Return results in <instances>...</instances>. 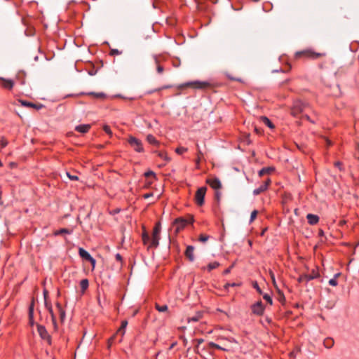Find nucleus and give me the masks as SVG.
<instances>
[{"mask_svg":"<svg viewBox=\"0 0 359 359\" xmlns=\"http://www.w3.org/2000/svg\"><path fill=\"white\" fill-rule=\"evenodd\" d=\"M211 86L212 85L209 82L195 81L180 84L178 86V89L182 90L186 88H191L194 89H207L210 88Z\"/></svg>","mask_w":359,"mask_h":359,"instance_id":"nucleus-1","label":"nucleus"},{"mask_svg":"<svg viewBox=\"0 0 359 359\" xmlns=\"http://www.w3.org/2000/svg\"><path fill=\"white\" fill-rule=\"evenodd\" d=\"M320 56H321L320 53L314 52V51H313L312 50H310V49H306V50H301V51H297L294 54V58L295 59L305 58V59L315 60V59L318 58Z\"/></svg>","mask_w":359,"mask_h":359,"instance_id":"nucleus-2","label":"nucleus"},{"mask_svg":"<svg viewBox=\"0 0 359 359\" xmlns=\"http://www.w3.org/2000/svg\"><path fill=\"white\" fill-rule=\"evenodd\" d=\"M161 230V223L156 222L153 229L152 238L148 248H157L159 245L160 233Z\"/></svg>","mask_w":359,"mask_h":359,"instance_id":"nucleus-3","label":"nucleus"},{"mask_svg":"<svg viewBox=\"0 0 359 359\" xmlns=\"http://www.w3.org/2000/svg\"><path fill=\"white\" fill-rule=\"evenodd\" d=\"M307 107L309 104L302 100H297L294 101L292 107L291 108V114L293 116H298L302 114Z\"/></svg>","mask_w":359,"mask_h":359,"instance_id":"nucleus-4","label":"nucleus"},{"mask_svg":"<svg viewBox=\"0 0 359 359\" xmlns=\"http://www.w3.org/2000/svg\"><path fill=\"white\" fill-rule=\"evenodd\" d=\"M128 144L134 149L137 152L141 153L144 151V147L142 142L139 139L132 135L129 136L128 140Z\"/></svg>","mask_w":359,"mask_h":359,"instance_id":"nucleus-5","label":"nucleus"},{"mask_svg":"<svg viewBox=\"0 0 359 359\" xmlns=\"http://www.w3.org/2000/svg\"><path fill=\"white\" fill-rule=\"evenodd\" d=\"M193 222V218H191L190 219H187L183 217H179L175 219L173 222V225L176 226L175 231L179 232L180 231L183 229L188 224L192 223Z\"/></svg>","mask_w":359,"mask_h":359,"instance_id":"nucleus-6","label":"nucleus"},{"mask_svg":"<svg viewBox=\"0 0 359 359\" xmlns=\"http://www.w3.org/2000/svg\"><path fill=\"white\" fill-rule=\"evenodd\" d=\"M206 190L207 188L205 187H202L196 191L195 194V201L197 205L201 206L204 204V198Z\"/></svg>","mask_w":359,"mask_h":359,"instance_id":"nucleus-7","label":"nucleus"},{"mask_svg":"<svg viewBox=\"0 0 359 359\" xmlns=\"http://www.w3.org/2000/svg\"><path fill=\"white\" fill-rule=\"evenodd\" d=\"M36 326H37V331H38V333H39L40 337L42 339L47 341L48 344L50 345L51 344V337L48 334V332L46 330V327L43 325H39V324H37Z\"/></svg>","mask_w":359,"mask_h":359,"instance_id":"nucleus-8","label":"nucleus"},{"mask_svg":"<svg viewBox=\"0 0 359 359\" xmlns=\"http://www.w3.org/2000/svg\"><path fill=\"white\" fill-rule=\"evenodd\" d=\"M252 313L257 316H262L264 311V306L262 301H259L251 306Z\"/></svg>","mask_w":359,"mask_h":359,"instance_id":"nucleus-9","label":"nucleus"},{"mask_svg":"<svg viewBox=\"0 0 359 359\" xmlns=\"http://www.w3.org/2000/svg\"><path fill=\"white\" fill-rule=\"evenodd\" d=\"M0 85L3 88L11 90L14 87L15 82L11 79H6L0 76Z\"/></svg>","mask_w":359,"mask_h":359,"instance_id":"nucleus-10","label":"nucleus"},{"mask_svg":"<svg viewBox=\"0 0 359 359\" xmlns=\"http://www.w3.org/2000/svg\"><path fill=\"white\" fill-rule=\"evenodd\" d=\"M19 102H20L21 105L26 107H32L36 110H39L42 109L44 106L43 104L41 103H33L27 100H20Z\"/></svg>","mask_w":359,"mask_h":359,"instance_id":"nucleus-11","label":"nucleus"},{"mask_svg":"<svg viewBox=\"0 0 359 359\" xmlns=\"http://www.w3.org/2000/svg\"><path fill=\"white\" fill-rule=\"evenodd\" d=\"M206 182L215 190H219L222 188L221 182L217 177L208 179Z\"/></svg>","mask_w":359,"mask_h":359,"instance_id":"nucleus-12","label":"nucleus"},{"mask_svg":"<svg viewBox=\"0 0 359 359\" xmlns=\"http://www.w3.org/2000/svg\"><path fill=\"white\" fill-rule=\"evenodd\" d=\"M271 183L270 179H267L262 185H260L258 188L254 189L253 194L257 196L260 194L261 193L265 191L268 187L269 186Z\"/></svg>","mask_w":359,"mask_h":359,"instance_id":"nucleus-13","label":"nucleus"},{"mask_svg":"<svg viewBox=\"0 0 359 359\" xmlns=\"http://www.w3.org/2000/svg\"><path fill=\"white\" fill-rule=\"evenodd\" d=\"M194 248L192 245H188L185 251V256L190 262H194L195 259L194 255Z\"/></svg>","mask_w":359,"mask_h":359,"instance_id":"nucleus-14","label":"nucleus"},{"mask_svg":"<svg viewBox=\"0 0 359 359\" xmlns=\"http://www.w3.org/2000/svg\"><path fill=\"white\" fill-rule=\"evenodd\" d=\"M154 62L156 65V72L158 74H162L164 72V67L161 65L160 59L157 55L153 56Z\"/></svg>","mask_w":359,"mask_h":359,"instance_id":"nucleus-15","label":"nucleus"},{"mask_svg":"<svg viewBox=\"0 0 359 359\" xmlns=\"http://www.w3.org/2000/svg\"><path fill=\"white\" fill-rule=\"evenodd\" d=\"M304 276L306 278V283H307L309 281L318 278L320 274L317 270L313 269L311 273L304 274Z\"/></svg>","mask_w":359,"mask_h":359,"instance_id":"nucleus-16","label":"nucleus"},{"mask_svg":"<svg viewBox=\"0 0 359 359\" xmlns=\"http://www.w3.org/2000/svg\"><path fill=\"white\" fill-rule=\"evenodd\" d=\"M15 79L21 85L25 84L26 81V73L24 71H19L15 76Z\"/></svg>","mask_w":359,"mask_h":359,"instance_id":"nucleus-17","label":"nucleus"},{"mask_svg":"<svg viewBox=\"0 0 359 359\" xmlns=\"http://www.w3.org/2000/svg\"><path fill=\"white\" fill-rule=\"evenodd\" d=\"M308 223L311 225L316 224L319 221V217L313 214H308L306 216Z\"/></svg>","mask_w":359,"mask_h":359,"instance_id":"nucleus-18","label":"nucleus"},{"mask_svg":"<svg viewBox=\"0 0 359 359\" xmlns=\"http://www.w3.org/2000/svg\"><path fill=\"white\" fill-rule=\"evenodd\" d=\"M79 255L83 259L88 262L92 258V256L89 254V252L82 248L79 249Z\"/></svg>","mask_w":359,"mask_h":359,"instance_id":"nucleus-19","label":"nucleus"},{"mask_svg":"<svg viewBox=\"0 0 359 359\" xmlns=\"http://www.w3.org/2000/svg\"><path fill=\"white\" fill-rule=\"evenodd\" d=\"M90 128V125L89 124H81L76 126L75 130L81 133H86L87 132H88Z\"/></svg>","mask_w":359,"mask_h":359,"instance_id":"nucleus-20","label":"nucleus"},{"mask_svg":"<svg viewBox=\"0 0 359 359\" xmlns=\"http://www.w3.org/2000/svg\"><path fill=\"white\" fill-rule=\"evenodd\" d=\"M34 302L32 300L31 304L29 307V324L32 326L34 323Z\"/></svg>","mask_w":359,"mask_h":359,"instance_id":"nucleus-21","label":"nucleus"},{"mask_svg":"<svg viewBox=\"0 0 359 359\" xmlns=\"http://www.w3.org/2000/svg\"><path fill=\"white\" fill-rule=\"evenodd\" d=\"M72 233V230L69 229L62 228L59 230L55 231L53 232V235L55 236H60L61 234H71Z\"/></svg>","mask_w":359,"mask_h":359,"instance_id":"nucleus-22","label":"nucleus"},{"mask_svg":"<svg viewBox=\"0 0 359 359\" xmlns=\"http://www.w3.org/2000/svg\"><path fill=\"white\" fill-rule=\"evenodd\" d=\"M128 325V321L126 320L121 321V325L119 329L117 331V333H120L121 335V338L123 337L126 332V328Z\"/></svg>","mask_w":359,"mask_h":359,"instance_id":"nucleus-23","label":"nucleus"},{"mask_svg":"<svg viewBox=\"0 0 359 359\" xmlns=\"http://www.w3.org/2000/svg\"><path fill=\"white\" fill-rule=\"evenodd\" d=\"M83 95H88L93 96L94 97L97 99H104L107 96L104 93H95V92H89L87 93H83Z\"/></svg>","mask_w":359,"mask_h":359,"instance_id":"nucleus-24","label":"nucleus"},{"mask_svg":"<svg viewBox=\"0 0 359 359\" xmlns=\"http://www.w3.org/2000/svg\"><path fill=\"white\" fill-rule=\"evenodd\" d=\"M142 240L144 245H147L149 242L151 243V238L147 231L144 229L142 233Z\"/></svg>","mask_w":359,"mask_h":359,"instance_id":"nucleus-25","label":"nucleus"},{"mask_svg":"<svg viewBox=\"0 0 359 359\" xmlns=\"http://www.w3.org/2000/svg\"><path fill=\"white\" fill-rule=\"evenodd\" d=\"M334 341L332 338L327 337L323 341V345L327 348H331L334 346Z\"/></svg>","mask_w":359,"mask_h":359,"instance_id":"nucleus-26","label":"nucleus"},{"mask_svg":"<svg viewBox=\"0 0 359 359\" xmlns=\"http://www.w3.org/2000/svg\"><path fill=\"white\" fill-rule=\"evenodd\" d=\"M147 140L148 141V142L149 144H154V145H158L159 144V142L156 139V137L153 135H148L147 136Z\"/></svg>","mask_w":359,"mask_h":359,"instance_id":"nucleus-27","label":"nucleus"},{"mask_svg":"<svg viewBox=\"0 0 359 359\" xmlns=\"http://www.w3.org/2000/svg\"><path fill=\"white\" fill-rule=\"evenodd\" d=\"M89 282L88 279H83L80 282V287L81 289L82 292L83 293L88 287Z\"/></svg>","mask_w":359,"mask_h":359,"instance_id":"nucleus-28","label":"nucleus"},{"mask_svg":"<svg viewBox=\"0 0 359 359\" xmlns=\"http://www.w3.org/2000/svg\"><path fill=\"white\" fill-rule=\"evenodd\" d=\"M262 120L263 123H264L269 128H270L271 129L275 128L274 124L266 116L262 117Z\"/></svg>","mask_w":359,"mask_h":359,"instance_id":"nucleus-29","label":"nucleus"},{"mask_svg":"<svg viewBox=\"0 0 359 359\" xmlns=\"http://www.w3.org/2000/svg\"><path fill=\"white\" fill-rule=\"evenodd\" d=\"M273 170H274L273 168H271V167L263 168L262 169H261L259 171V175L263 176L264 175L269 174Z\"/></svg>","mask_w":359,"mask_h":359,"instance_id":"nucleus-30","label":"nucleus"},{"mask_svg":"<svg viewBox=\"0 0 359 359\" xmlns=\"http://www.w3.org/2000/svg\"><path fill=\"white\" fill-rule=\"evenodd\" d=\"M155 308L159 312H165L168 309V307L166 304L160 305L158 304H156Z\"/></svg>","mask_w":359,"mask_h":359,"instance_id":"nucleus-31","label":"nucleus"},{"mask_svg":"<svg viewBox=\"0 0 359 359\" xmlns=\"http://www.w3.org/2000/svg\"><path fill=\"white\" fill-rule=\"evenodd\" d=\"M340 276V273H336L332 278L329 280V284L332 286H337L338 285L337 278Z\"/></svg>","mask_w":359,"mask_h":359,"instance_id":"nucleus-32","label":"nucleus"},{"mask_svg":"<svg viewBox=\"0 0 359 359\" xmlns=\"http://www.w3.org/2000/svg\"><path fill=\"white\" fill-rule=\"evenodd\" d=\"M219 266V263L217 262H211L210 263L208 266H207V268H208V271H210L216 268H217L218 266Z\"/></svg>","mask_w":359,"mask_h":359,"instance_id":"nucleus-33","label":"nucleus"},{"mask_svg":"<svg viewBox=\"0 0 359 359\" xmlns=\"http://www.w3.org/2000/svg\"><path fill=\"white\" fill-rule=\"evenodd\" d=\"M158 155L160 158H161L162 159L165 160V161H169L170 159V158L168 156L167 154L165 152H163V151H159L158 153Z\"/></svg>","mask_w":359,"mask_h":359,"instance_id":"nucleus-34","label":"nucleus"},{"mask_svg":"<svg viewBox=\"0 0 359 359\" xmlns=\"http://www.w3.org/2000/svg\"><path fill=\"white\" fill-rule=\"evenodd\" d=\"M201 318V314L198 313L189 318V322H197Z\"/></svg>","mask_w":359,"mask_h":359,"instance_id":"nucleus-35","label":"nucleus"},{"mask_svg":"<svg viewBox=\"0 0 359 359\" xmlns=\"http://www.w3.org/2000/svg\"><path fill=\"white\" fill-rule=\"evenodd\" d=\"M186 151H187V148H186V147H179L175 149V152L180 155L182 154L183 153H184Z\"/></svg>","mask_w":359,"mask_h":359,"instance_id":"nucleus-36","label":"nucleus"},{"mask_svg":"<svg viewBox=\"0 0 359 359\" xmlns=\"http://www.w3.org/2000/svg\"><path fill=\"white\" fill-rule=\"evenodd\" d=\"M252 287L257 290V292L259 294H262L263 292H262V289L259 287L258 283L257 281H253L252 282Z\"/></svg>","mask_w":359,"mask_h":359,"instance_id":"nucleus-37","label":"nucleus"},{"mask_svg":"<svg viewBox=\"0 0 359 359\" xmlns=\"http://www.w3.org/2000/svg\"><path fill=\"white\" fill-rule=\"evenodd\" d=\"M209 236L205 234H201L198 237V241L201 243H205L209 239Z\"/></svg>","mask_w":359,"mask_h":359,"instance_id":"nucleus-38","label":"nucleus"},{"mask_svg":"<svg viewBox=\"0 0 359 359\" xmlns=\"http://www.w3.org/2000/svg\"><path fill=\"white\" fill-rule=\"evenodd\" d=\"M263 298L265 299L268 303H269L271 305L273 304V300L269 294H263Z\"/></svg>","mask_w":359,"mask_h":359,"instance_id":"nucleus-39","label":"nucleus"},{"mask_svg":"<svg viewBox=\"0 0 359 359\" xmlns=\"http://www.w3.org/2000/svg\"><path fill=\"white\" fill-rule=\"evenodd\" d=\"M103 130H104V131L107 134H108L109 136H111V135H112V131H111V128H110V127H109V126H107V125H104V126H103Z\"/></svg>","mask_w":359,"mask_h":359,"instance_id":"nucleus-40","label":"nucleus"},{"mask_svg":"<svg viewBox=\"0 0 359 359\" xmlns=\"http://www.w3.org/2000/svg\"><path fill=\"white\" fill-rule=\"evenodd\" d=\"M257 213H258V212L257 210H253L251 212V215H250V223H252L255 220V219L256 218V217L257 215Z\"/></svg>","mask_w":359,"mask_h":359,"instance_id":"nucleus-41","label":"nucleus"},{"mask_svg":"<svg viewBox=\"0 0 359 359\" xmlns=\"http://www.w3.org/2000/svg\"><path fill=\"white\" fill-rule=\"evenodd\" d=\"M121 53H122V51H120L118 49H111L109 55H121Z\"/></svg>","mask_w":359,"mask_h":359,"instance_id":"nucleus-42","label":"nucleus"},{"mask_svg":"<svg viewBox=\"0 0 359 359\" xmlns=\"http://www.w3.org/2000/svg\"><path fill=\"white\" fill-rule=\"evenodd\" d=\"M0 144H1V148L6 147L8 144L7 140L5 139L4 137H1V139L0 140Z\"/></svg>","mask_w":359,"mask_h":359,"instance_id":"nucleus-43","label":"nucleus"},{"mask_svg":"<svg viewBox=\"0 0 359 359\" xmlns=\"http://www.w3.org/2000/svg\"><path fill=\"white\" fill-rule=\"evenodd\" d=\"M67 177L71 180H74V181H77L79 180V177L77 175H71L69 172H67Z\"/></svg>","mask_w":359,"mask_h":359,"instance_id":"nucleus-44","label":"nucleus"},{"mask_svg":"<svg viewBox=\"0 0 359 359\" xmlns=\"http://www.w3.org/2000/svg\"><path fill=\"white\" fill-rule=\"evenodd\" d=\"M270 277L271 278L272 283L275 287H276V282L275 278V275L272 271H269Z\"/></svg>","mask_w":359,"mask_h":359,"instance_id":"nucleus-45","label":"nucleus"},{"mask_svg":"<svg viewBox=\"0 0 359 359\" xmlns=\"http://www.w3.org/2000/svg\"><path fill=\"white\" fill-rule=\"evenodd\" d=\"M226 76L230 79V80H232V81H239V82H242V79H239V78H236V77H233V76H231L230 74H229L228 73L226 74Z\"/></svg>","mask_w":359,"mask_h":359,"instance_id":"nucleus-46","label":"nucleus"},{"mask_svg":"<svg viewBox=\"0 0 359 359\" xmlns=\"http://www.w3.org/2000/svg\"><path fill=\"white\" fill-rule=\"evenodd\" d=\"M146 177H156V175L153 171L149 170L144 173Z\"/></svg>","mask_w":359,"mask_h":359,"instance_id":"nucleus-47","label":"nucleus"},{"mask_svg":"<svg viewBox=\"0 0 359 359\" xmlns=\"http://www.w3.org/2000/svg\"><path fill=\"white\" fill-rule=\"evenodd\" d=\"M118 333L116 332V334H114L113 336H111L109 339H108V344H109V346H110L111 345V344L114 342V341L115 340V338H116V336Z\"/></svg>","mask_w":359,"mask_h":359,"instance_id":"nucleus-48","label":"nucleus"},{"mask_svg":"<svg viewBox=\"0 0 359 359\" xmlns=\"http://www.w3.org/2000/svg\"><path fill=\"white\" fill-rule=\"evenodd\" d=\"M215 196V199L219 202L220 200L221 192L219 190H216Z\"/></svg>","mask_w":359,"mask_h":359,"instance_id":"nucleus-49","label":"nucleus"},{"mask_svg":"<svg viewBox=\"0 0 359 359\" xmlns=\"http://www.w3.org/2000/svg\"><path fill=\"white\" fill-rule=\"evenodd\" d=\"M297 281H298L299 283H303V282H305V283H306V278H305V277H304V274H302V275L299 276V278H298V279H297Z\"/></svg>","mask_w":359,"mask_h":359,"instance_id":"nucleus-50","label":"nucleus"},{"mask_svg":"<svg viewBox=\"0 0 359 359\" xmlns=\"http://www.w3.org/2000/svg\"><path fill=\"white\" fill-rule=\"evenodd\" d=\"M334 166L338 168L340 170H342V163L340 161L335 162Z\"/></svg>","mask_w":359,"mask_h":359,"instance_id":"nucleus-51","label":"nucleus"},{"mask_svg":"<svg viewBox=\"0 0 359 359\" xmlns=\"http://www.w3.org/2000/svg\"><path fill=\"white\" fill-rule=\"evenodd\" d=\"M44 304H45V306L47 309V310H49V308H52L51 303L49 302L48 301V299L44 301Z\"/></svg>","mask_w":359,"mask_h":359,"instance_id":"nucleus-52","label":"nucleus"},{"mask_svg":"<svg viewBox=\"0 0 359 359\" xmlns=\"http://www.w3.org/2000/svg\"><path fill=\"white\" fill-rule=\"evenodd\" d=\"M50 316H51L53 324L55 326V327H57V325H56V317H55L54 313L50 315Z\"/></svg>","mask_w":359,"mask_h":359,"instance_id":"nucleus-53","label":"nucleus"},{"mask_svg":"<svg viewBox=\"0 0 359 359\" xmlns=\"http://www.w3.org/2000/svg\"><path fill=\"white\" fill-rule=\"evenodd\" d=\"M59 313H60V316L61 320H63V319L65 317V311H64V309H62V310L59 311Z\"/></svg>","mask_w":359,"mask_h":359,"instance_id":"nucleus-54","label":"nucleus"},{"mask_svg":"<svg viewBox=\"0 0 359 359\" xmlns=\"http://www.w3.org/2000/svg\"><path fill=\"white\" fill-rule=\"evenodd\" d=\"M170 86H163V87H162V88H161L155 89V90H154L149 91V93H152L156 92V91H159V90H161V89H165V88H170Z\"/></svg>","mask_w":359,"mask_h":359,"instance_id":"nucleus-55","label":"nucleus"},{"mask_svg":"<svg viewBox=\"0 0 359 359\" xmlns=\"http://www.w3.org/2000/svg\"><path fill=\"white\" fill-rule=\"evenodd\" d=\"M88 262L91 264L93 269H94L96 263L95 259L92 257V258Z\"/></svg>","mask_w":359,"mask_h":359,"instance_id":"nucleus-56","label":"nucleus"},{"mask_svg":"<svg viewBox=\"0 0 359 359\" xmlns=\"http://www.w3.org/2000/svg\"><path fill=\"white\" fill-rule=\"evenodd\" d=\"M115 257H116V259L117 261L120 262H122V260H123V259H122V257H121V255L119 253H117V254L116 255Z\"/></svg>","mask_w":359,"mask_h":359,"instance_id":"nucleus-57","label":"nucleus"},{"mask_svg":"<svg viewBox=\"0 0 359 359\" xmlns=\"http://www.w3.org/2000/svg\"><path fill=\"white\" fill-rule=\"evenodd\" d=\"M43 293L44 301L47 300L48 297V292L46 290H44Z\"/></svg>","mask_w":359,"mask_h":359,"instance_id":"nucleus-58","label":"nucleus"},{"mask_svg":"<svg viewBox=\"0 0 359 359\" xmlns=\"http://www.w3.org/2000/svg\"><path fill=\"white\" fill-rule=\"evenodd\" d=\"M236 283H226L225 285H224V287L226 289H227L229 287H233V286H236Z\"/></svg>","mask_w":359,"mask_h":359,"instance_id":"nucleus-59","label":"nucleus"},{"mask_svg":"<svg viewBox=\"0 0 359 359\" xmlns=\"http://www.w3.org/2000/svg\"><path fill=\"white\" fill-rule=\"evenodd\" d=\"M153 196V193H147L145 194L143 197L144 198H149V197Z\"/></svg>","mask_w":359,"mask_h":359,"instance_id":"nucleus-60","label":"nucleus"},{"mask_svg":"<svg viewBox=\"0 0 359 359\" xmlns=\"http://www.w3.org/2000/svg\"><path fill=\"white\" fill-rule=\"evenodd\" d=\"M208 346L209 348H215V347L216 346V344L214 342H209Z\"/></svg>","mask_w":359,"mask_h":359,"instance_id":"nucleus-61","label":"nucleus"},{"mask_svg":"<svg viewBox=\"0 0 359 359\" xmlns=\"http://www.w3.org/2000/svg\"><path fill=\"white\" fill-rule=\"evenodd\" d=\"M302 117H303V118H306V120H308V121H311V122L313 123V121H311V120L310 119V117H309L307 114H304V115H302Z\"/></svg>","mask_w":359,"mask_h":359,"instance_id":"nucleus-62","label":"nucleus"},{"mask_svg":"<svg viewBox=\"0 0 359 359\" xmlns=\"http://www.w3.org/2000/svg\"><path fill=\"white\" fill-rule=\"evenodd\" d=\"M215 348L216 349H218V350H223V351H226L225 348H222V346H220L219 345L217 344H216V346L215 347Z\"/></svg>","mask_w":359,"mask_h":359,"instance_id":"nucleus-63","label":"nucleus"},{"mask_svg":"<svg viewBox=\"0 0 359 359\" xmlns=\"http://www.w3.org/2000/svg\"><path fill=\"white\" fill-rule=\"evenodd\" d=\"M56 306H57L58 311H60V310L63 309L62 306H61V304L60 303H58V302L56 304Z\"/></svg>","mask_w":359,"mask_h":359,"instance_id":"nucleus-64","label":"nucleus"}]
</instances>
